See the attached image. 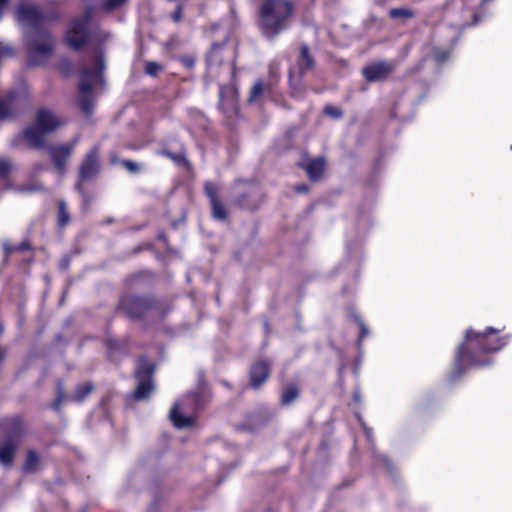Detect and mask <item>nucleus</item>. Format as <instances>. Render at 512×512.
<instances>
[{
	"label": "nucleus",
	"instance_id": "obj_14",
	"mask_svg": "<svg viewBox=\"0 0 512 512\" xmlns=\"http://www.w3.org/2000/svg\"><path fill=\"white\" fill-rule=\"evenodd\" d=\"M269 376V365L265 361L256 362L250 370L251 385L258 388Z\"/></svg>",
	"mask_w": 512,
	"mask_h": 512
},
{
	"label": "nucleus",
	"instance_id": "obj_22",
	"mask_svg": "<svg viewBox=\"0 0 512 512\" xmlns=\"http://www.w3.org/2000/svg\"><path fill=\"white\" fill-rule=\"evenodd\" d=\"M210 204L212 208L213 217L219 220H225L227 213L223 203L218 199L213 200V202H210Z\"/></svg>",
	"mask_w": 512,
	"mask_h": 512
},
{
	"label": "nucleus",
	"instance_id": "obj_41",
	"mask_svg": "<svg viewBox=\"0 0 512 512\" xmlns=\"http://www.w3.org/2000/svg\"><path fill=\"white\" fill-rule=\"evenodd\" d=\"M76 189L83 195V200H84V203L86 204L87 203V199H86V196L84 195V192L82 190V186H81L80 183L77 184Z\"/></svg>",
	"mask_w": 512,
	"mask_h": 512
},
{
	"label": "nucleus",
	"instance_id": "obj_10",
	"mask_svg": "<svg viewBox=\"0 0 512 512\" xmlns=\"http://www.w3.org/2000/svg\"><path fill=\"white\" fill-rule=\"evenodd\" d=\"M99 170V149L95 146L87 153L79 168V179L81 181L91 180L97 176Z\"/></svg>",
	"mask_w": 512,
	"mask_h": 512
},
{
	"label": "nucleus",
	"instance_id": "obj_37",
	"mask_svg": "<svg viewBox=\"0 0 512 512\" xmlns=\"http://www.w3.org/2000/svg\"><path fill=\"white\" fill-rule=\"evenodd\" d=\"M162 153L177 163H179L183 159L181 155H176L168 151H163Z\"/></svg>",
	"mask_w": 512,
	"mask_h": 512
},
{
	"label": "nucleus",
	"instance_id": "obj_4",
	"mask_svg": "<svg viewBox=\"0 0 512 512\" xmlns=\"http://www.w3.org/2000/svg\"><path fill=\"white\" fill-rule=\"evenodd\" d=\"M294 7L289 0H264L260 10V28L272 40L285 31L293 16Z\"/></svg>",
	"mask_w": 512,
	"mask_h": 512
},
{
	"label": "nucleus",
	"instance_id": "obj_28",
	"mask_svg": "<svg viewBox=\"0 0 512 512\" xmlns=\"http://www.w3.org/2000/svg\"><path fill=\"white\" fill-rule=\"evenodd\" d=\"M205 194L209 198L210 202H213V200H218L217 197V186L212 182H207L205 184Z\"/></svg>",
	"mask_w": 512,
	"mask_h": 512
},
{
	"label": "nucleus",
	"instance_id": "obj_21",
	"mask_svg": "<svg viewBox=\"0 0 512 512\" xmlns=\"http://www.w3.org/2000/svg\"><path fill=\"white\" fill-rule=\"evenodd\" d=\"M222 45L214 43L212 45V49L207 55V65L210 73L213 72L214 68L218 65L219 62V51Z\"/></svg>",
	"mask_w": 512,
	"mask_h": 512
},
{
	"label": "nucleus",
	"instance_id": "obj_34",
	"mask_svg": "<svg viewBox=\"0 0 512 512\" xmlns=\"http://www.w3.org/2000/svg\"><path fill=\"white\" fill-rule=\"evenodd\" d=\"M29 248V245L27 243H22L20 244L19 246H9L8 244H4V249L7 253H11L13 252L14 250H25V249H28Z\"/></svg>",
	"mask_w": 512,
	"mask_h": 512
},
{
	"label": "nucleus",
	"instance_id": "obj_11",
	"mask_svg": "<svg viewBox=\"0 0 512 512\" xmlns=\"http://www.w3.org/2000/svg\"><path fill=\"white\" fill-rule=\"evenodd\" d=\"M395 65L386 61H377L362 69L363 77L369 82L382 81L394 70Z\"/></svg>",
	"mask_w": 512,
	"mask_h": 512
},
{
	"label": "nucleus",
	"instance_id": "obj_8",
	"mask_svg": "<svg viewBox=\"0 0 512 512\" xmlns=\"http://www.w3.org/2000/svg\"><path fill=\"white\" fill-rule=\"evenodd\" d=\"M91 17V10L87 9L83 16L74 19L67 31V42L68 44L78 49L86 41L88 35V24Z\"/></svg>",
	"mask_w": 512,
	"mask_h": 512
},
{
	"label": "nucleus",
	"instance_id": "obj_27",
	"mask_svg": "<svg viewBox=\"0 0 512 512\" xmlns=\"http://www.w3.org/2000/svg\"><path fill=\"white\" fill-rule=\"evenodd\" d=\"M433 57L438 64H442L449 59L450 53L446 50L435 48L433 49Z\"/></svg>",
	"mask_w": 512,
	"mask_h": 512
},
{
	"label": "nucleus",
	"instance_id": "obj_31",
	"mask_svg": "<svg viewBox=\"0 0 512 512\" xmlns=\"http://www.w3.org/2000/svg\"><path fill=\"white\" fill-rule=\"evenodd\" d=\"M64 399H65V394H64L63 388L61 385H59L57 388V397L54 400V402L52 403V408L54 410H59Z\"/></svg>",
	"mask_w": 512,
	"mask_h": 512
},
{
	"label": "nucleus",
	"instance_id": "obj_45",
	"mask_svg": "<svg viewBox=\"0 0 512 512\" xmlns=\"http://www.w3.org/2000/svg\"><path fill=\"white\" fill-rule=\"evenodd\" d=\"M383 461H384V463H385V465H386L387 467H389V466H390V462H389V460H388L387 458H385V457H384V458H383Z\"/></svg>",
	"mask_w": 512,
	"mask_h": 512
},
{
	"label": "nucleus",
	"instance_id": "obj_19",
	"mask_svg": "<svg viewBox=\"0 0 512 512\" xmlns=\"http://www.w3.org/2000/svg\"><path fill=\"white\" fill-rule=\"evenodd\" d=\"M93 390L91 383H84L77 386L75 393L70 396V400L74 402L83 401Z\"/></svg>",
	"mask_w": 512,
	"mask_h": 512
},
{
	"label": "nucleus",
	"instance_id": "obj_44",
	"mask_svg": "<svg viewBox=\"0 0 512 512\" xmlns=\"http://www.w3.org/2000/svg\"><path fill=\"white\" fill-rule=\"evenodd\" d=\"M223 93H224V91H223V87H222V86H220L219 96H220V98H221V99H222V97H223Z\"/></svg>",
	"mask_w": 512,
	"mask_h": 512
},
{
	"label": "nucleus",
	"instance_id": "obj_2",
	"mask_svg": "<svg viewBox=\"0 0 512 512\" xmlns=\"http://www.w3.org/2000/svg\"><path fill=\"white\" fill-rule=\"evenodd\" d=\"M17 20L29 31L25 33L28 64L37 66L43 64L53 49V40L45 28L47 16L35 6L20 4L17 8Z\"/></svg>",
	"mask_w": 512,
	"mask_h": 512
},
{
	"label": "nucleus",
	"instance_id": "obj_35",
	"mask_svg": "<svg viewBox=\"0 0 512 512\" xmlns=\"http://www.w3.org/2000/svg\"><path fill=\"white\" fill-rule=\"evenodd\" d=\"M359 326H360V335H359V339H358V344L360 345L362 339L368 335L369 331H368V328L366 327V325L362 321H359Z\"/></svg>",
	"mask_w": 512,
	"mask_h": 512
},
{
	"label": "nucleus",
	"instance_id": "obj_36",
	"mask_svg": "<svg viewBox=\"0 0 512 512\" xmlns=\"http://www.w3.org/2000/svg\"><path fill=\"white\" fill-rule=\"evenodd\" d=\"M123 165H124V167H125L128 171L133 172V173H134V172H137V171H138V169H139V168H138V165H137L135 162H132V161H129V160H127V161H123Z\"/></svg>",
	"mask_w": 512,
	"mask_h": 512
},
{
	"label": "nucleus",
	"instance_id": "obj_38",
	"mask_svg": "<svg viewBox=\"0 0 512 512\" xmlns=\"http://www.w3.org/2000/svg\"><path fill=\"white\" fill-rule=\"evenodd\" d=\"M467 12L472 16L473 24H476L478 22V15L474 12L472 8L467 9Z\"/></svg>",
	"mask_w": 512,
	"mask_h": 512
},
{
	"label": "nucleus",
	"instance_id": "obj_17",
	"mask_svg": "<svg viewBox=\"0 0 512 512\" xmlns=\"http://www.w3.org/2000/svg\"><path fill=\"white\" fill-rule=\"evenodd\" d=\"M266 92L267 93L271 92V86L270 85H265L262 80H258V81L255 82V84L251 88L248 101L250 103L256 102Z\"/></svg>",
	"mask_w": 512,
	"mask_h": 512
},
{
	"label": "nucleus",
	"instance_id": "obj_6",
	"mask_svg": "<svg viewBox=\"0 0 512 512\" xmlns=\"http://www.w3.org/2000/svg\"><path fill=\"white\" fill-rule=\"evenodd\" d=\"M0 432L6 437L5 442L0 445V463L3 466H11L16 448L23 433V424L20 418L0 420Z\"/></svg>",
	"mask_w": 512,
	"mask_h": 512
},
{
	"label": "nucleus",
	"instance_id": "obj_5",
	"mask_svg": "<svg viewBox=\"0 0 512 512\" xmlns=\"http://www.w3.org/2000/svg\"><path fill=\"white\" fill-rule=\"evenodd\" d=\"M64 124V121L49 109H40L36 113L35 124L24 131V136L31 147L44 146L45 135Z\"/></svg>",
	"mask_w": 512,
	"mask_h": 512
},
{
	"label": "nucleus",
	"instance_id": "obj_13",
	"mask_svg": "<svg viewBox=\"0 0 512 512\" xmlns=\"http://www.w3.org/2000/svg\"><path fill=\"white\" fill-rule=\"evenodd\" d=\"M148 308L146 299L135 296H125L120 300V309L131 318H139Z\"/></svg>",
	"mask_w": 512,
	"mask_h": 512
},
{
	"label": "nucleus",
	"instance_id": "obj_33",
	"mask_svg": "<svg viewBox=\"0 0 512 512\" xmlns=\"http://www.w3.org/2000/svg\"><path fill=\"white\" fill-rule=\"evenodd\" d=\"M11 115L7 104L0 100V120L8 118Z\"/></svg>",
	"mask_w": 512,
	"mask_h": 512
},
{
	"label": "nucleus",
	"instance_id": "obj_3",
	"mask_svg": "<svg viewBox=\"0 0 512 512\" xmlns=\"http://www.w3.org/2000/svg\"><path fill=\"white\" fill-rule=\"evenodd\" d=\"M105 61L97 51L89 61H85L79 72L78 103L82 112L89 116L93 112L94 92L104 85Z\"/></svg>",
	"mask_w": 512,
	"mask_h": 512
},
{
	"label": "nucleus",
	"instance_id": "obj_18",
	"mask_svg": "<svg viewBox=\"0 0 512 512\" xmlns=\"http://www.w3.org/2000/svg\"><path fill=\"white\" fill-rule=\"evenodd\" d=\"M39 463L40 458L38 454L33 450H29L27 453L25 463L23 465V469L25 472L34 473L38 470Z\"/></svg>",
	"mask_w": 512,
	"mask_h": 512
},
{
	"label": "nucleus",
	"instance_id": "obj_43",
	"mask_svg": "<svg viewBox=\"0 0 512 512\" xmlns=\"http://www.w3.org/2000/svg\"><path fill=\"white\" fill-rule=\"evenodd\" d=\"M353 398L356 402L360 401V393L358 391H355L353 394Z\"/></svg>",
	"mask_w": 512,
	"mask_h": 512
},
{
	"label": "nucleus",
	"instance_id": "obj_47",
	"mask_svg": "<svg viewBox=\"0 0 512 512\" xmlns=\"http://www.w3.org/2000/svg\"><path fill=\"white\" fill-rule=\"evenodd\" d=\"M270 74H271V75H274V74H275L274 69H273V67H272V66L270 67Z\"/></svg>",
	"mask_w": 512,
	"mask_h": 512
},
{
	"label": "nucleus",
	"instance_id": "obj_12",
	"mask_svg": "<svg viewBox=\"0 0 512 512\" xmlns=\"http://www.w3.org/2000/svg\"><path fill=\"white\" fill-rule=\"evenodd\" d=\"M194 399V395H188L185 399L174 404L170 411V419L175 427L181 429L193 425V417L185 414V405L190 401H194Z\"/></svg>",
	"mask_w": 512,
	"mask_h": 512
},
{
	"label": "nucleus",
	"instance_id": "obj_20",
	"mask_svg": "<svg viewBox=\"0 0 512 512\" xmlns=\"http://www.w3.org/2000/svg\"><path fill=\"white\" fill-rule=\"evenodd\" d=\"M298 396V388L294 385H290L284 389L281 395V404L285 406L290 405L298 398Z\"/></svg>",
	"mask_w": 512,
	"mask_h": 512
},
{
	"label": "nucleus",
	"instance_id": "obj_23",
	"mask_svg": "<svg viewBox=\"0 0 512 512\" xmlns=\"http://www.w3.org/2000/svg\"><path fill=\"white\" fill-rule=\"evenodd\" d=\"M389 15L393 19H411L414 16V13L408 8H393L389 11Z\"/></svg>",
	"mask_w": 512,
	"mask_h": 512
},
{
	"label": "nucleus",
	"instance_id": "obj_26",
	"mask_svg": "<svg viewBox=\"0 0 512 512\" xmlns=\"http://www.w3.org/2000/svg\"><path fill=\"white\" fill-rule=\"evenodd\" d=\"M127 0H104L101 4V8L105 11H112L122 4H124Z\"/></svg>",
	"mask_w": 512,
	"mask_h": 512
},
{
	"label": "nucleus",
	"instance_id": "obj_46",
	"mask_svg": "<svg viewBox=\"0 0 512 512\" xmlns=\"http://www.w3.org/2000/svg\"><path fill=\"white\" fill-rule=\"evenodd\" d=\"M468 25H470V23H469V22H467V21H464V22L461 24V26H462V27H466V26H468Z\"/></svg>",
	"mask_w": 512,
	"mask_h": 512
},
{
	"label": "nucleus",
	"instance_id": "obj_15",
	"mask_svg": "<svg viewBox=\"0 0 512 512\" xmlns=\"http://www.w3.org/2000/svg\"><path fill=\"white\" fill-rule=\"evenodd\" d=\"M304 169L310 180L317 181L324 172L325 159L323 157L312 159L304 166Z\"/></svg>",
	"mask_w": 512,
	"mask_h": 512
},
{
	"label": "nucleus",
	"instance_id": "obj_1",
	"mask_svg": "<svg viewBox=\"0 0 512 512\" xmlns=\"http://www.w3.org/2000/svg\"><path fill=\"white\" fill-rule=\"evenodd\" d=\"M499 329L487 327L484 332L467 329L464 342L457 347L452 378L463 375L472 367H484L492 363V358L486 354L501 350L507 345L510 336L495 337Z\"/></svg>",
	"mask_w": 512,
	"mask_h": 512
},
{
	"label": "nucleus",
	"instance_id": "obj_24",
	"mask_svg": "<svg viewBox=\"0 0 512 512\" xmlns=\"http://www.w3.org/2000/svg\"><path fill=\"white\" fill-rule=\"evenodd\" d=\"M58 222L60 226H65L69 222V213L64 201H60L58 205Z\"/></svg>",
	"mask_w": 512,
	"mask_h": 512
},
{
	"label": "nucleus",
	"instance_id": "obj_16",
	"mask_svg": "<svg viewBox=\"0 0 512 512\" xmlns=\"http://www.w3.org/2000/svg\"><path fill=\"white\" fill-rule=\"evenodd\" d=\"M314 65V59L310 55L309 47L306 44H303L300 47V54L298 59V68L300 73H304L307 70L312 69Z\"/></svg>",
	"mask_w": 512,
	"mask_h": 512
},
{
	"label": "nucleus",
	"instance_id": "obj_25",
	"mask_svg": "<svg viewBox=\"0 0 512 512\" xmlns=\"http://www.w3.org/2000/svg\"><path fill=\"white\" fill-rule=\"evenodd\" d=\"M16 192L18 193H33L36 191H40L43 189V186L38 183H32V184H26V185H19L14 188Z\"/></svg>",
	"mask_w": 512,
	"mask_h": 512
},
{
	"label": "nucleus",
	"instance_id": "obj_42",
	"mask_svg": "<svg viewBox=\"0 0 512 512\" xmlns=\"http://www.w3.org/2000/svg\"><path fill=\"white\" fill-rule=\"evenodd\" d=\"M42 169H43V167H42V165H40V164H36V165L33 167V171H34V173H37V172H39V171H40V170H42Z\"/></svg>",
	"mask_w": 512,
	"mask_h": 512
},
{
	"label": "nucleus",
	"instance_id": "obj_32",
	"mask_svg": "<svg viewBox=\"0 0 512 512\" xmlns=\"http://www.w3.org/2000/svg\"><path fill=\"white\" fill-rule=\"evenodd\" d=\"M11 171V163L7 159H0V178H5Z\"/></svg>",
	"mask_w": 512,
	"mask_h": 512
},
{
	"label": "nucleus",
	"instance_id": "obj_9",
	"mask_svg": "<svg viewBox=\"0 0 512 512\" xmlns=\"http://www.w3.org/2000/svg\"><path fill=\"white\" fill-rule=\"evenodd\" d=\"M77 141L78 138H75L71 143L52 145L47 148L59 173L63 174L65 172L66 161L71 156Z\"/></svg>",
	"mask_w": 512,
	"mask_h": 512
},
{
	"label": "nucleus",
	"instance_id": "obj_39",
	"mask_svg": "<svg viewBox=\"0 0 512 512\" xmlns=\"http://www.w3.org/2000/svg\"><path fill=\"white\" fill-rule=\"evenodd\" d=\"M172 18L174 21L180 20V18H181L180 8H178V10L173 13Z\"/></svg>",
	"mask_w": 512,
	"mask_h": 512
},
{
	"label": "nucleus",
	"instance_id": "obj_7",
	"mask_svg": "<svg viewBox=\"0 0 512 512\" xmlns=\"http://www.w3.org/2000/svg\"><path fill=\"white\" fill-rule=\"evenodd\" d=\"M153 373L154 366L151 363L147 362L144 358H141L135 371V377L138 381L137 388L134 392V398L136 400H146L153 392Z\"/></svg>",
	"mask_w": 512,
	"mask_h": 512
},
{
	"label": "nucleus",
	"instance_id": "obj_40",
	"mask_svg": "<svg viewBox=\"0 0 512 512\" xmlns=\"http://www.w3.org/2000/svg\"><path fill=\"white\" fill-rule=\"evenodd\" d=\"M295 189L299 193H304L308 190V187L306 185H299Z\"/></svg>",
	"mask_w": 512,
	"mask_h": 512
},
{
	"label": "nucleus",
	"instance_id": "obj_30",
	"mask_svg": "<svg viewBox=\"0 0 512 512\" xmlns=\"http://www.w3.org/2000/svg\"><path fill=\"white\" fill-rule=\"evenodd\" d=\"M324 112L326 115H328L334 119H338V118L342 117V115H343V112L340 108H338L336 106H332V105L326 106L324 109Z\"/></svg>",
	"mask_w": 512,
	"mask_h": 512
},
{
	"label": "nucleus",
	"instance_id": "obj_29",
	"mask_svg": "<svg viewBox=\"0 0 512 512\" xmlns=\"http://www.w3.org/2000/svg\"><path fill=\"white\" fill-rule=\"evenodd\" d=\"M163 69L162 65L157 62L149 61L146 63L145 72L150 76H156Z\"/></svg>",
	"mask_w": 512,
	"mask_h": 512
}]
</instances>
